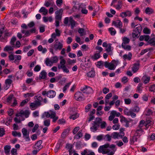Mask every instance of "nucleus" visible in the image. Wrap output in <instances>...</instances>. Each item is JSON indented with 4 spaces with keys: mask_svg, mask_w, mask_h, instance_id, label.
<instances>
[{
    "mask_svg": "<svg viewBox=\"0 0 155 155\" xmlns=\"http://www.w3.org/2000/svg\"><path fill=\"white\" fill-rule=\"evenodd\" d=\"M95 72L94 70H92L87 73V76L90 78H93L95 76Z\"/></svg>",
    "mask_w": 155,
    "mask_h": 155,
    "instance_id": "obj_24",
    "label": "nucleus"
},
{
    "mask_svg": "<svg viewBox=\"0 0 155 155\" xmlns=\"http://www.w3.org/2000/svg\"><path fill=\"white\" fill-rule=\"evenodd\" d=\"M75 99L78 101L84 100V99L83 94L81 92H77L74 95Z\"/></svg>",
    "mask_w": 155,
    "mask_h": 155,
    "instance_id": "obj_3",
    "label": "nucleus"
},
{
    "mask_svg": "<svg viewBox=\"0 0 155 155\" xmlns=\"http://www.w3.org/2000/svg\"><path fill=\"white\" fill-rule=\"evenodd\" d=\"M30 108L32 110L36 109L38 107L35 103H32L30 104Z\"/></svg>",
    "mask_w": 155,
    "mask_h": 155,
    "instance_id": "obj_34",
    "label": "nucleus"
},
{
    "mask_svg": "<svg viewBox=\"0 0 155 155\" xmlns=\"http://www.w3.org/2000/svg\"><path fill=\"white\" fill-rule=\"evenodd\" d=\"M131 101L130 98H127L124 99V102L126 104H129L131 103Z\"/></svg>",
    "mask_w": 155,
    "mask_h": 155,
    "instance_id": "obj_53",
    "label": "nucleus"
},
{
    "mask_svg": "<svg viewBox=\"0 0 155 155\" xmlns=\"http://www.w3.org/2000/svg\"><path fill=\"white\" fill-rule=\"evenodd\" d=\"M84 29L82 28H79L78 29V32L80 34L81 36H82L86 34L85 32H84Z\"/></svg>",
    "mask_w": 155,
    "mask_h": 155,
    "instance_id": "obj_31",
    "label": "nucleus"
},
{
    "mask_svg": "<svg viewBox=\"0 0 155 155\" xmlns=\"http://www.w3.org/2000/svg\"><path fill=\"white\" fill-rule=\"evenodd\" d=\"M93 91L92 88L89 87H87L84 91H83V93L87 94H89L91 93Z\"/></svg>",
    "mask_w": 155,
    "mask_h": 155,
    "instance_id": "obj_28",
    "label": "nucleus"
},
{
    "mask_svg": "<svg viewBox=\"0 0 155 155\" xmlns=\"http://www.w3.org/2000/svg\"><path fill=\"white\" fill-rule=\"evenodd\" d=\"M82 132V130H79L78 133L74 136V138L78 139L81 137L83 136Z\"/></svg>",
    "mask_w": 155,
    "mask_h": 155,
    "instance_id": "obj_26",
    "label": "nucleus"
},
{
    "mask_svg": "<svg viewBox=\"0 0 155 155\" xmlns=\"http://www.w3.org/2000/svg\"><path fill=\"white\" fill-rule=\"evenodd\" d=\"M93 126L90 128L91 130L93 132H94L97 130V127H99L97 126V125H95V124L93 123Z\"/></svg>",
    "mask_w": 155,
    "mask_h": 155,
    "instance_id": "obj_30",
    "label": "nucleus"
},
{
    "mask_svg": "<svg viewBox=\"0 0 155 155\" xmlns=\"http://www.w3.org/2000/svg\"><path fill=\"white\" fill-rule=\"evenodd\" d=\"M96 139L99 141H101L103 139H105V138H103V135H101L97 136V137Z\"/></svg>",
    "mask_w": 155,
    "mask_h": 155,
    "instance_id": "obj_54",
    "label": "nucleus"
},
{
    "mask_svg": "<svg viewBox=\"0 0 155 155\" xmlns=\"http://www.w3.org/2000/svg\"><path fill=\"white\" fill-rule=\"evenodd\" d=\"M102 120L101 118L98 117L96 118L93 123L99 127L100 124L102 122Z\"/></svg>",
    "mask_w": 155,
    "mask_h": 155,
    "instance_id": "obj_18",
    "label": "nucleus"
},
{
    "mask_svg": "<svg viewBox=\"0 0 155 155\" xmlns=\"http://www.w3.org/2000/svg\"><path fill=\"white\" fill-rule=\"evenodd\" d=\"M153 113V112L150 109H148L146 115L147 116H149L152 115Z\"/></svg>",
    "mask_w": 155,
    "mask_h": 155,
    "instance_id": "obj_56",
    "label": "nucleus"
},
{
    "mask_svg": "<svg viewBox=\"0 0 155 155\" xmlns=\"http://www.w3.org/2000/svg\"><path fill=\"white\" fill-rule=\"evenodd\" d=\"M69 22L70 23L71 25V28L73 29L75 25V21L73 19L72 17L69 18Z\"/></svg>",
    "mask_w": 155,
    "mask_h": 155,
    "instance_id": "obj_20",
    "label": "nucleus"
},
{
    "mask_svg": "<svg viewBox=\"0 0 155 155\" xmlns=\"http://www.w3.org/2000/svg\"><path fill=\"white\" fill-rule=\"evenodd\" d=\"M73 146L72 145L69 143H67L66 144L65 148L68 150L69 155H71L72 153Z\"/></svg>",
    "mask_w": 155,
    "mask_h": 155,
    "instance_id": "obj_13",
    "label": "nucleus"
},
{
    "mask_svg": "<svg viewBox=\"0 0 155 155\" xmlns=\"http://www.w3.org/2000/svg\"><path fill=\"white\" fill-rule=\"evenodd\" d=\"M111 44H108L107 48H106V51L107 52H109L111 51Z\"/></svg>",
    "mask_w": 155,
    "mask_h": 155,
    "instance_id": "obj_59",
    "label": "nucleus"
},
{
    "mask_svg": "<svg viewBox=\"0 0 155 155\" xmlns=\"http://www.w3.org/2000/svg\"><path fill=\"white\" fill-rule=\"evenodd\" d=\"M45 63L47 66H51L52 65L53 63L51 60L50 61L49 58H47L45 61Z\"/></svg>",
    "mask_w": 155,
    "mask_h": 155,
    "instance_id": "obj_35",
    "label": "nucleus"
},
{
    "mask_svg": "<svg viewBox=\"0 0 155 155\" xmlns=\"http://www.w3.org/2000/svg\"><path fill=\"white\" fill-rule=\"evenodd\" d=\"M141 81L144 84H148L150 80V78L147 75L143 76L141 78Z\"/></svg>",
    "mask_w": 155,
    "mask_h": 155,
    "instance_id": "obj_11",
    "label": "nucleus"
},
{
    "mask_svg": "<svg viewBox=\"0 0 155 155\" xmlns=\"http://www.w3.org/2000/svg\"><path fill=\"white\" fill-rule=\"evenodd\" d=\"M22 132L24 137L26 139V141L30 140V138L29 137V133H28L27 129L25 128H23L22 130Z\"/></svg>",
    "mask_w": 155,
    "mask_h": 155,
    "instance_id": "obj_7",
    "label": "nucleus"
},
{
    "mask_svg": "<svg viewBox=\"0 0 155 155\" xmlns=\"http://www.w3.org/2000/svg\"><path fill=\"white\" fill-rule=\"evenodd\" d=\"M12 134L14 137H16L17 136L18 137H21V134L20 132H18L16 131H13L12 132Z\"/></svg>",
    "mask_w": 155,
    "mask_h": 155,
    "instance_id": "obj_32",
    "label": "nucleus"
},
{
    "mask_svg": "<svg viewBox=\"0 0 155 155\" xmlns=\"http://www.w3.org/2000/svg\"><path fill=\"white\" fill-rule=\"evenodd\" d=\"M143 32L146 34H149L150 33V30L147 28H145L143 29Z\"/></svg>",
    "mask_w": 155,
    "mask_h": 155,
    "instance_id": "obj_47",
    "label": "nucleus"
},
{
    "mask_svg": "<svg viewBox=\"0 0 155 155\" xmlns=\"http://www.w3.org/2000/svg\"><path fill=\"white\" fill-rule=\"evenodd\" d=\"M44 125L45 126L48 127L50 124V120H45L44 122Z\"/></svg>",
    "mask_w": 155,
    "mask_h": 155,
    "instance_id": "obj_45",
    "label": "nucleus"
},
{
    "mask_svg": "<svg viewBox=\"0 0 155 155\" xmlns=\"http://www.w3.org/2000/svg\"><path fill=\"white\" fill-rule=\"evenodd\" d=\"M64 72L68 73L69 72V70L68 69L65 65H63L62 69Z\"/></svg>",
    "mask_w": 155,
    "mask_h": 155,
    "instance_id": "obj_52",
    "label": "nucleus"
},
{
    "mask_svg": "<svg viewBox=\"0 0 155 155\" xmlns=\"http://www.w3.org/2000/svg\"><path fill=\"white\" fill-rule=\"evenodd\" d=\"M39 12L40 13L43 12V14L45 15L48 13V11L45 7H42L39 10Z\"/></svg>",
    "mask_w": 155,
    "mask_h": 155,
    "instance_id": "obj_23",
    "label": "nucleus"
},
{
    "mask_svg": "<svg viewBox=\"0 0 155 155\" xmlns=\"http://www.w3.org/2000/svg\"><path fill=\"white\" fill-rule=\"evenodd\" d=\"M5 134V131L3 128H0V137H2Z\"/></svg>",
    "mask_w": 155,
    "mask_h": 155,
    "instance_id": "obj_43",
    "label": "nucleus"
},
{
    "mask_svg": "<svg viewBox=\"0 0 155 155\" xmlns=\"http://www.w3.org/2000/svg\"><path fill=\"white\" fill-rule=\"evenodd\" d=\"M28 101V99H26L25 100H23L22 102H21L20 106L21 107H23L26 104H27Z\"/></svg>",
    "mask_w": 155,
    "mask_h": 155,
    "instance_id": "obj_41",
    "label": "nucleus"
},
{
    "mask_svg": "<svg viewBox=\"0 0 155 155\" xmlns=\"http://www.w3.org/2000/svg\"><path fill=\"white\" fill-rule=\"evenodd\" d=\"M103 64V62L102 61H100L97 62V66L100 68L101 66H102Z\"/></svg>",
    "mask_w": 155,
    "mask_h": 155,
    "instance_id": "obj_57",
    "label": "nucleus"
},
{
    "mask_svg": "<svg viewBox=\"0 0 155 155\" xmlns=\"http://www.w3.org/2000/svg\"><path fill=\"white\" fill-rule=\"evenodd\" d=\"M100 58V53H95L91 57V58L94 60H96Z\"/></svg>",
    "mask_w": 155,
    "mask_h": 155,
    "instance_id": "obj_22",
    "label": "nucleus"
},
{
    "mask_svg": "<svg viewBox=\"0 0 155 155\" xmlns=\"http://www.w3.org/2000/svg\"><path fill=\"white\" fill-rule=\"evenodd\" d=\"M120 125L119 124H115L112 127V128L114 130H117L120 128Z\"/></svg>",
    "mask_w": 155,
    "mask_h": 155,
    "instance_id": "obj_60",
    "label": "nucleus"
},
{
    "mask_svg": "<svg viewBox=\"0 0 155 155\" xmlns=\"http://www.w3.org/2000/svg\"><path fill=\"white\" fill-rule=\"evenodd\" d=\"M63 12V9L62 8H61L59 10L56 11L55 12V14L56 15H62Z\"/></svg>",
    "mask_w": 155,
    "mask_h": 155,
    "instance_id": "obj_42",
    "label": "nucleus"
},
{
    "mask_svg": "<svg viewBox=\"0 0 155 155\" xmlns=\"http://www.w3.org/2000/svg\"><path fill=\"white\" fill-rule=\"evenodd\" d=\"M63 47V45L60 41H57L55 43L54 45V48L55 51L58 50H61Z\"/></svg>",
    "mask_w": 155,
    "mask_h": 155,
    "instance_id": "obj_6",
    "label": "nucleus"
},
{
    "mask_svg": "<svg viewBox=\"0 0 155 155\" xmlns=\"http://www.w3.org/2000/svg\"><path fill=\"white\" fill-rule=\"evenodd\" d=\"M140 110L139 108L137 106H135L132 109V110L133 111L138 112Z\"/></svg>",
    "mask_w": 155,
    "mask_h": 155,
    "instance_id": "obj_63",
    "label": "nucleus"
},
{
    "mask_svg": "<svg viewBox=\"0 0 155 155\" xmlns=\"http://www.w3.org/2000/svg\"><path fill=\"white\" fill-rule=\"evenodd\" d=\"M92 106V105L90 104H88L87 106H86L85 107V111L86 112H88L89 110L91 108V107Z\"/></svg>",
    "mask_w": 155,
    "mask_h": 155,
    "instance_id": "obj_38",
    "label": "nucleus"
},
{
    "mask_svg": "<svg viewBox=\"0 0 155 155\" xmlns=\"http://www.w3.org/2000/svg\"><path fill=\"white\" fill-rule=\"evenodd\" d=\"M9 35V33L8 30H5L4 27L0 29V41H6Z\"/></svg>",
    "mask_w": 155,
    "mask_h": 155,
    "instance_id": "obj_1",
    "label": "nucleus"
},
{
    "mask_svg": "<svg viewBox=\"0 0 155 155\" xmlns=\"http://www.w3.org/2000/svg\"><path fill=\"white\" fill-rule=\"evenodd\" d=\"M130 41V40L129 38L126 37H124L123 39V42L122 43V45L128 44L129 43Z\"/></svg>",
    "mask_w": 155,
    "mask_h": 155,
    "instance_id": "obj_27",
    "label": "nucleus"
},
{
    "mask_svg": "<svg viewBox=\"0 0 155 155\" xmlns=\"http://www.w3.org/2000/svg\"><path fill=\"white\" fill-rule=\"evenodd\" d=\"M91 65V63L86 62V60L85 61L84 63H82L81 64V68H90Z\"/></svg>",
    "mask_w": 155,
    "mask_h": 155,
    "instance_id": "obj_9",
    "label": "nucleus"
},
{
    "mask_svg": "<svg viewBox=\"0 0 155 155\" xmlns=\"http://www.w3.org/2000/svg\"><path fill=\"white\" fill-rule=\"evenodd\" d=\"M109 31L110 32V34L112 35H114L116 33L115 29L113 28H109Z\"/></svg>",
    "mask_w": 155,
    "mask_h": 155,
    "instance_id": "obj_33",
    "label": "nucleus"
},
{
    "mask_svg": "<svg viewBox=\"0 0 155 155\" xmlns=\"http://www.w3.org/2000/svg\"><path fill=\"white\" fill-rule=\"evenodd\" d=\"M5 153L6 155H8L10 152V145H6L4 147Z\"/></svg>",
    "mask_w": 155,
    "mask_h": 155,
    "instance_id": "obj_25",
    "label": "nucleus"
},
{
    "mask_svg": "<svg viewBox=\"0 0 155 155\" xmlns=\"http://www.w3.org/2000/svg\"><path fill=\"white\" fill-rule=\"evenodd\" d=\"M52 94L50 96H48V97L50 98H52L54 97L56 95V92L55 91L53 90H50L49 91L47 92L45 91H43L42 92V95L45 96L46 94H47V96L48 95H49L50 94Z\"/></svg>",
    "mask_w": 155,
    "mask_h": 155,
    "instance_id": "obj_4",
    "label": "nucleus"
},
{
    "mask_svg": "<svg viewBox=\"0 0 155 155\" xmlns=\"http://www.w3.org/2000/svg\"><path fill=\"white\" fill-rule=\"evenodd\" d=\"M56 3L58 6L60 7L63 3L62 0H57Z\"/></svg>",
    "mask_w": 155,
    "mask_h": 155,
    "instance_id": "obj_58",
    "label": "nucleus"
},
{
    "mask_svg": "<svg viewBox=\"0 0 155 155\" xmlns=\"http://www.w3.org/2000/svg\"><path fill=\"white\" fill-rule=\"evenodd\" d=\"M78 117V114H76L75 115L74 114L70 117V119H72L73 120L75 119Z\"/></svg>",
    "mask_w": 155,
    "mask_h": 155,
    "instance_id": "obj_64",
    "label": "nucleus"
},
{
    "mask_svg": "<svg viewBox=\"0 0 155 155\" xmlns=\"http://www.w3.org/2000/svg\"><path fill=\"white\" fill-rule=\"evenodd\" d=\"M10 87V79H7L5 80V84L4 86V88L5 90L8 89Z\"/></svg>",
    "mask_w": 155,
    "mask_h": 155,
    "instance_id": "obj_14",
    "label": "nucleus"
},
{
    "mask_svg": "<svg viewBox=\"0 0 155 155\" xmlns=\"http://www.w3.org/2000/svg\"><path fill=\"white\" fill-rule=\"evenodd\" d=\"M51 60L53 63H56L58 61V59L57 57L54 56L52 58Z\"/></svg>",
    "mask_w": 155,
    "mask_h": 155,
    "instance_id": "obj_40",
    "label": "nucleus"
},
{
    "mask_svg": "<svg viewBox=\"0 0 155 155\" xmlns=\"http://www.w3.org/2000/svg\"><path fill=\"white\" fill-rule=\"evenodd\" d=\"M38 100L36 101H35V104L37 107L41 105V101L39 99H37Z\"/></svg>",
    "mask_w": 155,
    "mask_h": 155,
    "instance_id": "obj_61",
    "label": "nucleus"
},
{
    "mask_svg": "<svg viewBox=\"0 0 155 155\" xmlns=\"http://www.w3.org/2000/svg\"><path fill=\"white\" fill-rule=\"evenodd\" d=\"M155 90V84L151 85L149 88V91L151 92H154Z\"/></svg>",
    "mask_w": 155,
    "mask_h": 155,
    "instance_id": "obj_48",
    "label": "nucleus"
},
{
    "mask_svg": "<svg viewBox=\"0 0 155 155\" xmlns=\"http://www.w3.org/2000/svg\"><path fill=\"white\" fill-rule=\"evenodd\" d=\"M143 132V131L142 128H140L137 129L136 131V133L135 134V135L137 136L140 137L142 134Z\"/></svg>",
    "mask_w": 155,
    "mask_h": 155,
    "instance_id": "obj_19",
    "label": "nucleus"
},
{
    "mask_svg": "<svg viewBox=\"0 0 155 155\" xmlns=\"http://www.w3.org/2000/svg\"><path fill=\"white\" fill-rule=\"evenodd\" d=\"M114 7L116 9L119 10L121 8L122 5L120 2H118L117 5V6L114 5Z\"/></svg>",
    "mask_w": 155,
    "mask_h": 155,
    "instance_id": "obj_50",
    "label": "nucleus"
},
{
    "mask_svg": "<svg viewBox=\"0 0 155 155\" xmlns=\"http://www.w3.org/2000/svg\"><path fill=\"white\" fill-rule=\"evenodd\" d=\"M111 135L112 137L114 139L118 138L119 137V134L116 132L113 133Z\"/></svg>",
    "mask_w": 155,
    "mask_h": 155,
    "instance_id": "obj_36",
    "label": "nucleus"
},
{
    "mask_svg": "<svg viewBox=\"0 0 155 155\" xmlns=\"http://www.w3.org/2000/svg\"><path fill=\"white\" fill-rule=\"evenodd\" d=\"M142 84L140 83L138 86L137 87V90L140 93L142 91V89H141V87H142Z\"/></svg>",
    "mask_w": 155,
    "mask_h": 155,
    "instance_id": "obj_62",
    "label": "nucleus"
},
{
    "mask_svg": "<svg viewBox=\"0 0 155 155\" xmlns=\"http://www.w3.org/2000/svg\"><path fill=\"white\" fill-rule=\"evenodd\" d=\"M12 155H17V150L16 149L13 148L11 151Z\"/></svg>",
    "mask_w": 155,
    "mask_h": 155,
    "instance_id": "obj_46",
    "label": "nucleus"
},
{
    "mask_svg": "<svg viewBox=\"0 0 155 155\" xmlns=\"http://www.w3.org/2000/svg\"><path fill=\"white\" fill-rule=\"evenodd\" d=\"M117 27L119 28H122V22L120 20H117Z\"/></svg>",
    "mask_w": 155,
    "mask_h": 155,
    "instance_id": "obj_44",
    "label": "nucleus"
},
{
    "mask_svg": "<svg viewBox=\"0 0 155 155\" xmlns=\"http://www.w3.org/2000/svg\"><path fill=\"white\" fill-rule=\"evenodd\" d=\"M47 75V73L45 71H42L40 73L39 78L40 80L45 79Z\"/></svg>",
    "mask_w": 155,
    "mask_h": 155,
    "instance_id": "obj_15",
    "label": "nucleus"
},
{
    "mask_svg": "<svg viewBox=\"0 0 155 155\" xmlns=\"http://www.w3.org/2000/svg\"><path fill=\"white\" fill-rule=\"evenodd\" d=\"M25 119L24 118H23L22 120H21V119L19 118V119H18L17 117H15L14 119V121L17 123H20L21 121L22 120H23Z\"/></svg>",
    "mask_w": 155,
    "mask_h": 155,
    "instance_id": "obj_55",
    "label": "nucleus"
},
{
    "mask_svg": "<svg viewBox=\"0 0 155 155\" xmlns=\"http://www.w3.org/2000/svg\"><path fill=\"white\" fill-rule=\"evenodd\" d=\"M121 45L122 48L125 50L130 51L131 49V47L129 45H127V44H123Z\"/></svg>",
    "mask_w": 155,
    "mask_h": 155,
    "instance_id": "obj_29",
    "label": "nucleus"
},
{
    "mask_svg": "<svg viewBox=\"0 0 155 155\" xmlns=\"http://www.w3.org/2000/svg\"><path fill=\"white\" fill-rule=\"evenodd\" d=\"M145 12L146 14L150 15L154 12L153 10L151 8L147 7L146 8Z\"/></svg>",
    "mask_w": 155,
    "mask_h": 155,
    "instance_id": "obj_21",
    "label": "nucleus"
},
{
    "mask_svg": "<svg viewBox=\"0 0 155 155\" xmlns=\"http://www.w3.org/2000/svg\"><path fill=\"white\" fill-rule=\"evenodd\" d=\"M115 67L114 64L113 63H110L108 68L110 70H114L115 69Z\"/></svg>",
    "mask_w": 155,
    "mask_h": 155,
    "instance_id": "obj_37",
    "label": "nucleus"
},
{
    "mask_svg": "<svg viewBox=\"0 0 155 155\" xmlns=\"http://www.w3.org/2000/svg\"><path fill=\"white\" fill-rule=\"evenodd\" d=\"M132 15V13L130 11L127 10L125 12H121L120 14V16L124 18L127 16L130 17Z\"/></svg>",
    "mask_w": 155,
    "mask_h": 155,
    "instance_id": "obj_5",
    "label": "nucleus"
},
{
    "mask_svg": "<svg viewBox=\"0 0 155 155\" xmlns=\"http://www.w3.org/2000/svg\"><path fill=\"white\" fill-rule=\"evenodd\" d=\"M139 63H135L134 64L132 68V70L134 73L136 72L139 68Z\"/></svg>",
    "mask_w": 155,
    "mask_h": 155,
    "instance_id": "obj_17",
    "label": "nucleus"
},
{
    "mask_svg": "<svg viewBox=\"0 0 155 155\" xmlns=\"http://www.w3.org/2000/svg\"><path fill=\"white\" fill-rule=\"evenodd\" d=\"M120 118H121L120 121L121 122H124L125 123L127 122V121H128V120L125 117L123 116H120Z\"/></svg>",
    "mask_w": 155,
    "mask_h": 155,
    "instance_id": "obj_49",
    "label": "nucleus"
},
{
    "mask_svg": "<svg viewBox=\"0 0 155 155\" xmlns=\"http://www.w3.org/2000/svg\"><path fill=\"white\" fill-rule=\"evenodd\" d=\"M132 54L131 52H129L128 54H125L123 55V58L124 60L127 59L129 61L132 58Z\"/></svg>",
    "mask_w": 155,
    "mask_h": 155,
    "instance_id": "obj_16",
    "label": "nucleus"
},
{
    "mask_svg": "<svg viewBox=\"0 0 155 155\" xmlns=\"http://www.w3.org/2000/svg\"><path fill=\"white\" fill-rule=\"evenodd\" d=\"M151 35L153 37L149 39L147 45L150 44L153 46H155V35L153 34H152Z\"/></svg>",
    "mask_w": 155,
    "mask_h": 155,
    "instance_id": "obj_8",
    "label": "nucleus"
},
{
    "mask_svg": "<svg viewBox=\"0 0 155 155\" xmlns=\"http://www.w3.org/2000/svg\"><path fill=\"white\" fill-rule=\"evenodd\" d=\"M66 121L64 119H60L58 121V123L59 124H63L65 123Z\"/></svg>",
    "mask_w": 155,
    "mask_h": 155,
    "instance_id": "obj_51",
    "label": "nucleus"
},
{
    "mask_svg": "<svg viewBox=\"0 0 155 155\" xmlns=\"http://www.w3.org/2000/svg\"><path fill=\"white\" fill-rule=\"evenodd\" d=\"M100 124V127L101 129L105 128L107 125L106 123L104 121L102 122Z\"/></svg>",
    "mask_w": 155,
    "mask_h": 155,
    "instance_id": "obj_39",
    "label": "nucleus"
},
{
    "mask_svg": "<svg viewBox=\"0 0 155 155\" xmlns=\"http://www.w3.org/2000/svg\"><path fill=\"white\" fill-rule=\"evenodd\" d=\"M42 143V141L41 140H39L37 142L35 145V148L38 150H40L41 149L42 147V146L41 145V144Z\"/></svg>",
    "mask_w": 155,
    "mask_h": 155,
    "instance_id": "obj_12",
    "label": "nucleus"
},
{
    "mask_svg": "<svg viewBox=\"0 0 155 155\" xmlns=\"http://www.w3.org/2000/svg\"><path fill=\"white\" fill-rule=\"evenodd\" d=\"M13 94H10V102H12L13 99V102L12 103V104L11 105L12 107H15L17 104V101L16 98L15 97H13Z\"/></svg>",
    "mask_w": 155,
    "mask_h": 155,
    "instance_id": "obj_10",
    "label": "nucleus"
},
{
    "mask_svg": "<svg viewBox=\"0 0 155 155\" xmlns=\"http://www.w3.org/2000/svg\"><path fill=\"white\" fill-rule=\"evenodd\" d=\"M136 28L133 30V31L135 32L132 33V35L133 38H138L139 36L138 34H140L142 30V27L140 24L135 25Z\"/></svg>",
    "mask_w": 155,
    "mask_h": 155,
    "instance_id": "obj_2",
    "label": "nucleus"
}]
</instances>
